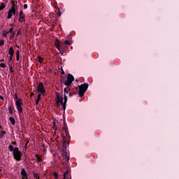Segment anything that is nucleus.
I'll list each match as a JSON object with an SVG mask.
<instances>
[{
    "instance_id": "39",
    "label": "nucleus",
    "mask_w": 179,
    "mask_h": 179,
    "mask_svg": "<svg viewBox=\"0 0 179 179\" xmlns=\"http://www.w3.org/2000/svg\"><path fill=\"white\" fill-rule=\"evenodd\" d=\"M40 102V100L37 99L36 101H35V104L36 106H38V103Z\"/></svg>"
},
{
    "instance_id": "36",
    "label": "nucleus",
    "mask_w": 179,
    "mask_h": 179,
    "mask_svg": "<svg viewBox=\"0 0 179 179\" xmlns=\"http://www.w3.org/2000/svg\"><path fill=\"white\" fill-rule=\"evenodd\" d=\"M61 71H62V74L65 75V71H64V69H62V67L61 68Z\"/></svg>"
},
{
    "instance_id": "17",
    "label": "nucleus",
    "mask_w": 179,
    "mask_h": 179,
    "mask_svg": "<svg viewBox=\"0 0 179 179\" xmlns=\"http://www.w3.org/2000/svg\"><path fill=\"white\" fill-rule=\"evenodd\" d=\"M35 157H36V162L40 163V162H43V158L40 157V155L38 154H36L35 155Z\"/></svg>"
},
{
    "instance_id": "34",
    "label": "nucleus",
    "mask_w": 179,
    "mask_h": 179,
    "mask_svg": "<svg viewBox=\"0 0 179 179\" xmlns=\"http://www.w3.org/2000/svg\"><path fill=\"white\" fill-rule=\"evenodd\" d=\"M8 34L9 33H13V27H11V28H10L9 29V31H7Z\"/></svg>"
},
{
    "instance_id": "27",
    "label": "nucleus",
    "mask_w": 179,
    "mask_h": 179,
    "mask_svg": "<svg viewBox=\"0 0 179 179\" xmlns=\"http://www.w3.org/2000/svg\"><path fill=\"white\" fill-rule=\"evenodd\" d=\"M5 44V41L3 39L0 40V47H2Z\"/></svg>"
},
{
    "instance_id": "7",
    "label": "nucleus",
    "mask_w": 179,
    "mask_h": 179,
    "mask_svg": "<svg viewBox=\"0 0 179 179\" xmlns=\"http://www.w3.org/2000/svg\"><path fill=\"white\" fill-rule=\"evenodd\" d=\"M37 93H41L43 96H45V87H44V84L43 83H39L37 87Z\"/></svg>"
},
{
    "instance_id": "31",
    "label": "nucleus",
    "mask_w": 179,
    "mask_h": 179,
    "mask_svg": "<svg viewBox=\"0 0 179 179\" xmlns=\"http://www.w3.org/2000/svg\"><path fill=\"white\" fill-rule=\"evenodd\" d=\"M54 177L55 179L58 178V173L57 172H55L54 174H53Z\"/></svg>"
},
{
    "instance_id": "22",
    "label": "nucleus",
    "mask_w": 179,
    "mask_h": 179,
    "mask_svg": "<svg viewBox=\"0 0 179 179\" xmlns=\"http://www.w3.org/2000/svg\"><path fill=\"white\" fill-rule=\"evenodd\" d=\"M8 149H9L10 152H13L15 150V148H13V145H8Z\"/></svg>"
},
{
    "instance_id": "29",
    "label": "nucleus",
    "mask_w": 179,
    "mask_h": 179,
    "mask_svg": "<svg viewBox=\"0 0 179 179\" xmlns=\"http://www.w3.org/2000/svg\"><path fill=\"white\" fill-rule=\"evenodd\" d=\"M0 66H1V68H6V64H5V63H1V64H0Z\"/></svg>"
},
{
    "instance_id": "3",
    "label": "nucleus",
    "mask_w": 179,
    "mask_h": 179,
    "mask_svg": "<svg viewBox=\"0 0 179 179\" xmlns=\"http://www.w3.org/2000/svg\"><path fill=\"white\" fill-rule=\"evenodd\" d=\"M14 100H16L15 106L18 111V113L22 114V113H23V108H22V106H23V100L22 99L18 98L17 94H15Z\"/></svg>"
},
{
    "instance_id": "46",
    "label": "nucleus",
    "mask_w": 179,
    "mask_h": 179,
    "mask_svg": "<svg viewBox=\"0 0 179 179\" xmlns=\"http://www.w3.org/2000/svg\"><path fill=\"white\" fill-rule=\"evenodd\" d=\"M69 96V97H72L73 94L71 92H70Z\"/></svg>"
},
{
    "instance_id": "21",
    "label": "nucleus",
    "mask_w": 179,
    "mask_h": 179,
    "mask_svg": "<svg viewBox=\"0 0 179 179\" xmlns=\"http://www.w3.org/2000/svg\"><path fill=\"white\" fill-rule=\"evenodd\" d=\"M33 176H34V178L40 179V174L37 173H34Z\"/></svg>"
},
{
    "instance_id": "45",
    "label": "nucleus",
    "mask_w": 179,
    "mask_h": 179,
    "mask_svg": "<svg viewBox=\"0 0 179 179\" xmlns=\"http://www.w3.org/2000/svg\"><path fill=\"white\" fill-rule=\"evenodd\" d=\"M62 14L61 10L59 9V13H57L58 16H59Z\"/></svg>"
},
{
    "instance_id": "15",
    "label": "nucleus",
    "mask_w": 179,
    "mask_h": 179,
    "mask_svg": "<svg viewBox=\"0 0 179 179\" xmlns=\"http://www.w3.org/2000/svg\"><path fill=\"white\" fill-rule=\"evenodd\" d=\"M5 135H6V131H0V139H3L5 138Z\"/></svg>"
},
{
    "instance_id": "14",
    "label": "nucleus",
    "mask_w": 179,
    "mask_h": 179,
    "mask_svg": "<svg viewBox=\"0 0 179 179\" xmlns=\"http://www.w3.org/2000/svg\"><path fill=\"white\" fill-rule=\"evenodd\" d=\"M11 8H17V1H15V0H11Z\"/></svg>"
},
{
    "instance_id": "33",
    "label": "nucleus",
    "mask_w": 179,
    "mask_h": 179,
    "mask_svg": "<svg viewBox=\"0 0 179 179\" xmlns=\"http://www.w3.org/2000/svg\"><path fill=\"white\" fill-rule=\"evenodd\" d=\"M37 100L41 101V94H38L37 96Z\"/></svg>"
},
{
    "instance_id": "55",
    "label": "nucleus",
    "mask_w": 179,
    "mask_h": 179,
    "mask_svg": "<svg viewBox=\"0 0 179 179\" xmlns=\"http://www.w3.org/2000/svg\"><path fill=\"white\" fill-rule=\"evenodd\" d=\"M1 171H2V169H0V173H1Z\"/></svg>"
},
{
    "instance_id": "32",
    "label": "nucleus",
    "mask_w": 179,
    "mask_h": 179,
    "mask_svg": "<svg viewBox=\"0 0 179 179\" xmlns=\"http://www.w3.org/2000/svg\"><path fill=\"white\" fill-rule=\"evenodd\" d=\"M8 34H9V32H8V31L3 32V37H6V36H8Z\"/></svg>"
},
{
    "instance_id": "52",
    "label": "nucleus",
    "mask_w": 179,
    "mask_h": 179,
    "mask_svg": "<svg viewBox=\"0 0 179 179\" xmlns=\"http://www.w3.org/2000/svg\"><path fill=\"white\" fill-rule=\"evenodd\" d=\"M25 179H29V178L27 176V177H25Z\"/></svg>"
},
{
    "instance_id": "2",
    "label": "nucleus",
    "mask_w": 179,
    "mask_h": 179,
    "mask_svg": "<svg viewBox=\"0 0 179 179\" xmlns=\"http://www.w3.org/2000/svg\"><path fill=\"white\" fill-rule=\"evenodd\" d=\"M64 131L62 134V139H63V145L62 149L63 150H66V140L71 139V136H69V132L68 131V129H66L65 122H64Z\"/></svg>"
},
{
    "instance_id": "16",
    "label": "nucleus",
    "mask_w": 179,
    "mask_h": 179,
    "mask_svg": "<svg viewBox=\"0 0 179 179\" xmlns=\"http://www.w3.org/2000/svg\"><path fill=\"white\" fill-rule=\"evenodd\" d=\"M9 121H10V124H12L13 125H15V124H16V120H15V117H9Z\"/></svg>"
},
{
    "instance_id": "11",
    "label": "nucleus",
    "mask_w": 179,
    "mask_h": 179,
    "mask_svg": "<svg viewBox=\"0 0 179 179\" xmlns=\"http://www.w3.org/2000/svg\"><path fill=\"white\" fill-rule=\"evenodd\" d=\"M21 176H22V179H26V177H27V173L26 172V169H22Z\"/></svg>"
},
{
    "instance_id": "6",
    "label": "nucleus",
    "mask_w": 179,
    "mask_h": 179,
    "mask_svg": "<svg viewBox=\"0 0 179 179\" xmlns=\"http://www.w3.org/2000/svg\"><path fill=\"white\" fill-rule=\"evenodd\" d=\"M75 80V77L71 73H69L67 76V80H66L64 83L65 86H71L72 85V82Z\"/></svg>"
},
{
    "instance_id": "43",
    "label": "nucleus",
    "mask_w": 179,
    "mask_h": 179,
    "mask_svg": "<svg viewBox=\"0 0 179 179\" xmlns=\"http://www.w3.org/2000/svg\"><path fill=\"white\" fill-rule=\"evenodd\" d=\"M20 58V56H16L17 61H19Z\"/></svg>"
},
{
    "instance_id": "1",
    "label": "nucleus",
    "mask_w": 179,
    "mask_h": 179,
    "mask_svg": "<svg viewBox=\"0 0 179 179\" xmlns=\"http://www.w3.org/2000/svg\"><path fill=\"white\" fill-rule=\"evenodd\" d=\"M56 98H57V101H56V106L57 107L59 106V103L62 106L64 110H66V103H68V96L64 94V98L61 96L59 93L56 92Z\"/></svg>"
},
{
    "instance_id": "4",
    "label": "nucleus",
    "mask_w": 179,
    "mask_h": 179,
    "mask_svg": "<svg viewBox=\"0 0 179 179\" xmlns=\"http://www.w3.org/2000/svg\"><path fill=\"white\" fill-rule=\"evenodd\" d=\"M78 88H79V92H78L79 97H83V96H85V93H86L87 89L89 88V84L85 83L81 85H78Z\"/></svg>"
},
{
    "instance_id": "51",
    "label": "nucleus",
    "mask_w": 179,
    "mask_h": 179,
    "mask_svg": "<svg viewBox=\"0 0 179 179\" xmlns=\"http://www.w3.org/2000/svg\"><path fill=\"white\" fill-rule=\"evenodd\" d=\"M31 96H34V93H31Z\"/></svg>"
},
{
    "instance_id": "41",
    "label": "nucleus",
    "mask_w": 179,
    "mask_h": 179,
    "mask_svg": "<svg viewBox=\"0 0 179 179\" xmlns=\"http://www.w3.org/2000/svg\"><path fill=\"white\" fill-rule=\"evenodd\" d=\"M12 57H13V56H10V57H9V59H8V62H12Z\"/></svg>"
},
{
    "instance_id": "5",
    "label": "nucleus",
    "mask_w": 179,
    "mask_h": 179,
    "mask_svg": "<svg viewBox=\"0 0 179 179\" xmlns=\"http://www.w3.org/2000/svg\"><path fill=\"white\" fill-rule=\"evenodd\" d=\"M13 159L16 160V162H20L22 160V152L19 150V148L15 147L14 148V152H13Z\"/></svg>"
},
{
    "instance_id": "44",
    "label": "nucleus",
    "mask_w": 179,
    "mask_h": 179,
    "mask_svg": "<svg viewBox=\"0 0 179 179\" xmlns=\"http://www.w3.org/2000/svg\"><path fill=\"white\" fill-rule=\"evenodd\" d=\"M66 143H67V145H69V138L66 140Z\"/></svg>"
},
{
    "instance_id": "28",
    "label": "nucleus",
    "mask_w": 179,
    "mask_h": 179,
    "mask_svg": "<svg viewBox=\"0 0 179 179\" xmlns=\"http://www.w3.org/2000/svg\"><path fill=\"white\" fill-rule=\"evenodd\" d=\"M64 96H65V95L66 96V94H68V93H69V91H67L66 88H64Z\"/></svg>"
},
{
    "instance_id": "53",
    "label": "nucleus",
    "mask_w": 179,
    "mask_h": 179,
    "mask_svg": "<svg viewBox=\"0 0 179 179\" xmlns=\"http://www.w3.org/2000/svg\"><path fill=\"white\" fill-rule=\"evenodd\" d=\"M16 47H17V48H19V46H17V45H16Z\"/></svg>"
},
{
    "instance_id": "38",
    "label": "nucleus",
    "mask_w": 179,
    "mask_h": 179,
    "mask_svg": "<svg viewBox=\"0 0 179 179\" xmlns=\"http://www.w3.org/2000/svg\"><path fill=\"white\" fill-rule=\"evenodd\" d=\"M20 56L19 50L16 52V57Z\"/></svg>"
},
{
    "instance_id": "37",
    "label": "nucleus",
    "mask_w": 179,
    "mask_h": 179,
    "mask_svg": "<svg viewBox=\"0 0 179 179\" xmlns=\"http://www.w3.org/2000/svg\"><path fill=\"white\" fill-rule=\"evenodd\" d=\"M66 179H71V176L68 175V173H67V174H66Z\"/></svg>"
},
{
    "instance_id": "25",
    "label": "nucleus",
    "mask_w": 179,
    "mask_h": 179,
    "mask_svg": "<svg viewBox=\"0 0 179 179\" xmlns=\"http://www.w3.org/2000/svg\"><path fill=\"white\" fill-rule=\"evenodd\" d=\"M15 38V32H13L10 35V40H12Z\"/></svg>"
},
{
    "instance_id": "18",
    "label": "nucleus",
    "mask_w": 179,
    "mask_h": 179,
    "mask_svg": "<svg viewBox=\"0 0 179 179\" xmlns=\"http://www.w3.org/2000/svg\"><path fill=\"white\" fill-rule=\"evenodd\" d=\"M13 15V13H12L11 11L8 10V15H7V19H12Z\"/></svg>"
},
{
    "instance_id": "49",
    "label": "nucleus",
    "mask_w": 179,
    "mask_h": 179,
    "mask_svg": "<svg viewBox=\"0 0 179 179\" xmlns=\"http://www.w3.org/2000/svg\"><path fill=\"white\" fill-rule=\"evenodd\" d=\"M28 143H29V141H27V143L25 144V148L27 147Z\"/></svg>"
},
{
    "instance_id": "48",
    "label": "nucleus",
    "mask_w": 179,
    "mask_h": 179,
    "mask_svg": "<svg viewBox=\"0 0 179 179\" xmlns=\"http://www.w3.org/2000/svg\"><path fill=\"white\" fill-rule=\"evenodd\" d=\"M0 99H1V100H3V101H4L5 99L3 98V96H0Z\"/></svg>"
},
{
    "instance_id": "19",
    "label": "nucleus",
    "mask_w": 179,
    "mask_h": 179,
    "mask_svg": "<svg viewBox=\"0 0 179 179\" xmlns=\"http://www.w3.org/2000/svg\"><path fill=\"white\" fill-rule=\"evenodd\" d=\"M55 47L57 48V50H58L59 51V52H61V45L59 43H55Z\"/></svg>"
},
{
    "instance_id": "13",
    "label": "nucleus",
    "mask_w": 179,
    "mask_h": 179,
    "mask_svg": "<svg viewBox=\"0 0 179 179\" xmlns=\"http://www.w3.org/2000/svg\"><path fill=\"white\" fill-rule=\"evenodd\" d=\"M8 54L10 57H13L15 55V50H13V47H10L8 50Z\"/></svg>"
},
{
    "instance_id": "57",
    "label": "nucleus",
    "mask_w": 179,
    "mask_h": 179,
    "mask_svg": "<svg viewBox=\"0 0 179 179\" xmlns=\"http://www.w3.org/2000/svg\"><path fill=\"white\" fill-rule=\"evenodd\" d=\"M0 124H1V122H0Z\"/></svg>"
},
{
    "instance_id": "50",
    "label": "nucleus",
    "mask_w": 179,
    "mask_h": 179,
    "mask_svg": "<svg viewBox=\"0 0 179 179\" xmlns=\"http://www.w3.org/2000/svg\"><path fill=\"white\" fill-rule=\"evenodd\" d=\"M10 27H12V26H13V24H10Z\"/></svg>"
},
{
    "instance_id": "12",
    "label": "nucleus",
    "mask_w": 179,
    "mask_h": 179,
    "mask_svg": "<svg viewBox=\"0 0 179 179\" xmlns=\"http://www.w3.org/2000/svg\"><path fill=\"white\" fill-rule=\"evenodd\" d=\"M10 12L13 13V15H17V8L16 7H11V9L9 10Z\"/></svg>"
},
{
    "instance_id": "23",
    "label": "nucleus",
    "mask_w": 179,
    "mask_h": 179,
    "mask_svg": "<svg viewBox=\"0 0 179 179\" xmlns=\"http://www.w3.org/2000/svg\"><path fill=\"white\" fill-rule=\"evenodd\" d=\"M66 174H69V169H67L66 171L64 173V179H66Z\"/></svg>"
},
{
    "instance_id": "47",
    "label": "nucleus",
    "mask_w": 179,
    "mask_h": 179,
    "mask_svg": "<svg viewBox=\"0 0 179 179\" xmlns=\"http://www.w3.org/2000/svg\"><path fill=\"white\" fill-rule=\"evenodd\" d=\"M5 62V59H2L0 60V62Z\"/></svg>"
},
{
    "instance_id": "8",
    "label": "nucleus",
    "mask_w": 179,
    "mask_h": 179,
    "mask_svg": "<svg viewBox=\"0 0 179 179\" xmlns=\"http://www.w3.org/2000/svg\"><path fill=\"white\" fill-rule=\"evenodd\" d=\"M62 155V157L65 159L66 162H69V157H68V152H66V150H63Z\"/></svg>"
},
{
    "instance_id": "35",
    "label": "nucleus",
    "mask_w": 179,
    "mask_h": 179,
    "mask_svg": "<svg viewBox=\"0 0 179 179\" xmlns=\"http://www.w3.org/2000/svg\"><path fill=\"white\" fill-rule=\"evenodd\" d=\"M12 69H13V67H12V65H10V72L13 73V71Z\"/></svg>"
},
{
    "instance_id": "40",
    "label": "nucleus",
    "mask_w": 179,
    "mask_h": 179,
    "mask_svg": "<svg viewBox=\"0 0 179 179\" xmlns=\"http://www.w3.org/2000/svg\"><path fill=\"white\" fill-rule=\"evenodd\" d=\"M19 15H24V13H23V10H20Z\"/></svg>"
},
{
    "instance_id": "42",
    "label": "nucleus",
    "mask_w": 179,
    "mask_h": 179,
    "mask_svg": "<svg viewBox=\"0 0 179 179\" xmlns=\"http://www.w3.org/2000/svg\"><path fill=\"white\" fill-rule=\"evenodd\" d=\"M27 7H28L27 4H24V9H27Z\"/></svg>"
},
{
    "instance_id": "20",
    "label": "nucleus",
    "mask_w": 179,
    "mask_h": 179,
    "mask_svg": "<svg viewBox=\"0 0 179 179\" xmlns=\"http://www.w3.org/2000/svg\"><path fill=\"white\" fill-rule=\"evenodd\" d=\"M4 8H6V6L5 5V3H1L0 4V10H3Z\"/></svg>"
},
{
    "instance_id": "56",
    "label": "nucleus",
    "mask_w": 179,
    "mask_h": 179,
    "mask_svg": "<svg viewBox=\"0 0 179 179\" xmlns=\"http://www.w3.org/2000/svg\"><path fill=\"white\" fill-rule=\"evenodd\" d=\"M13 144H15V143H14V142H13Z\"/></svg>"
},
{
    "instance_id": "30",
    "label": "nucleus",
    "mask_w": 179,
    "mask_h": 179,
    "mask_svg": "<svg viewBox=\"0 0 179 179\" xmlns=\"http://www.w3.org/2000/svg\"><path fill=\"white\" fill-rule=\"evenodd\" d=\"M53 129L57 131V127L55 126V120H53Z\"/></svg>"
},
{
    "instance_id": "24",
    "label": "nucleus",
    "mask_w": 179,
    "mask_h": 179,
    "mask_svg": "<svg viewBox=\"0 0 179 179\" xmlns=\"http://www.w3.org/2000/svg\"><path fill=\"white\" fill-rule=\"evenodd\" d=\"M38 60L39 64H43V61H44V59H43V57H38Z\"/></svg>"
},
{
    "instance_id": "10",
    "label": "nucleus",
    "mask_w": 179,
    "mask_h": 179,
    "mask_svg": "<svg viewBox=\"0 0 179 179\" xmlns=\"http://www.w3.org/2000/svg\"><path fill=\"white\" fill-rule=\"evenodd\" d=\"M8 111L10 114H13V110H15V106H13V103H9L8 104Z\"/></svg>"
},
{
    "instance_id": "26",
    "label": "nucleus",
    "mask_w": 179,
    "mask_h": 179,
    "mask_svg": "<svg viewBox=\"0 0 179 179\" xmlns=\"http://www.w3.org/2000/svg\"><path fill=\"white\" fill-rule=\"evenodd\" d=\"M64 44H65V45H71V41H65L64 42Z\"/></svg>"
},
{
    "instance_id": "54",
    "label": "nucleus",
    "mask_w": 179,
    "mask_h": 179,
    "mask_svg": "<svg viewBox=\"0 0 179 179\" xmlns=\"http://www.w3.org/2000/svg\"><path fill=\"white\" fill-rule=\"evenodd\" d=\"M1 128H2V126H1V125H0V129H1Z\"/></svg>"
},
{
    "instance_id": "9",
    "label": "nucleus",
    "mask_w": 179,
    "mask_h": 179,
    "mask_svg": "<svg viewBox=\"0 0 179 179\" xmlns=\"http://www.w3.org/2000/svg\"><path fill=\"white\" fill-rule=\"evenodd\" d=\"M18 22H20V23L26 22V15H19Z\"/></svg>"
}]
</instances>
